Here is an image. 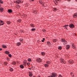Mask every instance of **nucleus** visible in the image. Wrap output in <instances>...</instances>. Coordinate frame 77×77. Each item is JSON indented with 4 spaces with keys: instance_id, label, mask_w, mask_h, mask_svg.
Returning <instances> with one entry per match:
<instances>
[{
    "instance_id": "7c9ffc66",
    "label": "nucleus",
    "mask_w": 77,
    "mask_h": 77,
    "mask_svg": "<svg viewBox=\"0 0 77 77\" xmlns=\"http://www.w3.org/2000/svg\"><path fill=\"white\" fill-rule=\"evenodd\" d=\"M36 30V29L35 28H32L31 29L32 31H34V30Z\"/></svg>"
},
{
    "instance_id": "4d7b16f0",
    "label": "nucleus",
    "mask_w": 77,
    "mask_h": 77,
    "mask_svg": "<svg viewBox=\"0 0 77 77\" xmlns=\"http://www.w3.org/2000/svg\"><path fill=\"white\" fill-rule=\"evenodd\" d=\"M75 1H76V2H77V0H75Z\"/></svg>"
},
{
    "instance_id": "6ab92c4d",
    "label": "nucleus",
    "mask_w": 77,
    "mask_h": 77,
    "mask_svg": "<svg viewBox=\"0 0 77 77\" xmlns=\"http://www.w3.org/2000/svg\"><path fill=\"white\" fill-rule=\"evenodd\" d=\"M8 11L9 13H11V12H12V10L9 9L8 10Z\"/></svg>"
},
{
    "instance_id": "7ed1b4c3",
    "label": "nucleus",
    "mask_w": 77,
    "mask_h": 77,
    "mask_svg": "<svg viewBox=\"0 0 77 77\" xmlns=\"http://www.w3.org/2000/svg\"><path fill=\"white\" fill-rule=\"evenodd\" d=\"M52 76L53 77H56V76H57V74L55 72H53L52 73Z\"/></svg>"
},
{
    "instance_id": "2f4dec72",
    "label": "nucleus",
    "mask_w": 77,
    "mask_h": 77,
    "mask_svg": "<svg viewBox=\"0 0 77 77\" xmlns=\"http://www.w3.org/2000/svg\"><path fill=\"white\" fill-rule=\"evenodd\" d=\"M28 60L29 62H31V61H32V59L30 58H29L28 59Z\"/></svg>"
},
{
    "instance_id": "f03ea898",
    "label": "nucleus",
    "mask_w": 77,
    "mask_h": 77,
    "mask_svg": "<svg viewBox=\"0 0 77 77\" xmlns=\"http://www.w3.org/2000/svg\"><path fill=\"white\" fill-rule=\"evenodd\" d=\"M36 61L38 63H41V61H42V60H41V59L38 58L36 59Z\"/></svg>"
},
{
    "instance_id": "5fc2aeb1",
    "label": "nucleus",
    "mask_w": 77,
    "mask_h": 77,
    "mask_svg": "<svg viewBox=\"0 0 77 77\" xmlns=\"http://www.w3.org/2000/svg\"><path fill=\"white\" fill-rule=\"evenodd\" d=\"M32 2H34V1H35V0H32Z\"/></svg>"
},
{
    "instance_id": "b1692460",
    "label": "nucleus",
    "mask_w": 77,
    "mask_h": 77,
    "mask_svg": "<svg viewBox=\"0 0 77 77\" xmlns=\"http://www.w3.org/2000/svg\"><path fill=\"white\" fill-rule=\"evenodd\" d=\"M9 70H10V71H11V72H12L14 71V69H13L12 68H11Z\"/></svg>"
},
{
    "instance_id": "c756f323",
    "label": "nucleus",
    "mask_w": 77,
    "mask_h": 77,
    "mask_svg": "<svg viewBox=\"0 0 77 77\" xmlns=\"http://www.w3.org/2000/svg\"><path fill=\"white\" fill-rule=\"evenodd\" d=\"M23 63H27V60H25L23 61Z\"/></svg>"
},
{
    "instance_id": "bf43d9fd",
    "label": "nucleus",
    "mask_w": 77,
    "mask_h": 77,
    "mask_svg": "<svg viewBox=\"0 0 77 77\" xmlns=\"http://www.w3.org/2000/svg\"><path fill=\"white\" fill-rule=\"evenodd\" d=\"M2 1V0H0V2Z\"/></svg>"
},
{
    "instance_id": "0eeeda50",
    "label": "nucleus",
    "mask_w": 77,
    "mask_h": 77,
    "mask_svg": "<svg viewBox=\"0 0 77 77\" xmlns=\"http://www.w3.org/2000/svg\"><path fill=\"white\" fill-rule=\"evenodd\" d=\"M69 63H71L72 64V63H74V61H73V60H70L69 61Z\"/></svg>"
},
{
    "instance_id": "a18cd8bd",
    "label": "nucleus",
    "mask_w": 77,
    "mask_h": 77,
    "mask_svg": "<svg viewBox=\"0 0 77 77\" xmlns=\"http://www.w3.org/2000/svg\"><path fill=\"white\" fill-rule=\"evenodd\" d=\"M13 65H16V63H15V62H14L13 63Z\"/></svg>"
},
{
    "instance_id": "6e6d98bb",
    "label": "nucleus",
    "mask_w": 77,
    "mask_h": 77,
    "mask_svg": "<svg viewBox=\"0 0 77 77\" xmlns=\"http://www.w3.org/2000/svg\"><path fill=\"white\" fill-rule=\"evenodd\" d=\"M1 3H3V2H0Z\"/></svg>"
},
{
    "instance_id": "de8ad7c7",
    "label": "nucleus",
    "mask_w": 77,
    "mask_h": 77,
    "mask_svg": "<svg viewBox=\"0 0 77 77\" xmlns=\"http://www.w3.org/2000/svg\"><path fill=\"white\" fill-rule=\"evenodd\" d=\"M7 60L8 61H9V58H7Z\"/></svg>"
},
{
    "instance_id": "49530a36",
    "label": "nucleus",
    "mask_w": 77,
    "mask_h": 77,
    "mask_svg": "<svg viewBox=\"0 0 77 77\" xmlns=\"http://www.w3.org/2000/svg\"><path fill=\"white\" fill-rule=\"evenodd\" d=\"M54 10H55V11H57V8H54Z\"/></svg>"
},
{
    "instance_id": "f3484780",
    "label": "nucleus",
    "mask_w": 77,
    "mask_h": 77,
    "mask_svg": "<svg viewBox=\"0 0 77 77\" xmlns=\"http://www.w3.org/2000/svg\"><path fill=\"white\" fill-rule=\"evenodd\" d=\"M5 53H6V54H9L10 52H9V51H5Z\"/></svg>"
},
{
    "instance_id": "13d9d810",
    "label": "nucleus",
    "mask_w": 77,
    "mask_h": 77,
    "mask_svg": "<svg viewBox=\"0 0 77 77\" xmlns=\"http://www.w3.org/2000/svg\"><path fill=\"white\" fill-rule=\"evenodd\" d=\"M0 7H1V5L0 4Z\"/></svg>"
},
{
    "instance_id": "3c124183",
    "label": "nucleus",
    "mask_w": 77,
    "mask_h": 77,
    "mask_svg": "<svg viewBox=\"0 0 77 77\" xmlns=\"http://www.w3.org/2000/svg\"><path fill=\"white\" fill-rule=\"evenodd\" d=\"M2 49L0 48V51H2Z\"/></svg>"
},
{
    "instance_id": "aec40b11",
    "label": "nucleus",
    "mask_w": 77,
    "mask_h": 77,
    "mask_svg": "<svg viewBox=\"0 0 77 77\" xmlns=\"http://www.w3.org/2000/svg\"><path fill=\"white\" fill-rule=\"evenodd\" d=\"M30 26H31L32 27H35V25L33 24H30Z\"/></svg>"
},
{
    "instance_id": "ddd939ff",
    "label": "nucleus",
    "mask_w": 77,
    "mask_h": 77,
    "mask_svg": "<svg viewBox=\"0 0 77 77\" xmlns=\"http://www.w3.org/2000/svg\"><path fill=\"white\" fill-rule=\"evenodd\" d=\"M61 42H66V40H65V39H61Z\"/></svg>"
},
{
    "instance_id": "4be33fe9",
    "label": "nucleus",
    "mask_w": 77,
    "mask_h": 77,
    "mask_svg": "<svg viewBox=\"0 0 77 77\" xmlns=\"http://www.w3.org/2000/svg\"><path fill=\"white\" fill-rule=\"evenodd\" d=\"M20 67L22 69H23V68H24V66L23 65H20Z\"/></svg>"
},
{
    "instance_id": "864d4df0",
    "label": "nucleus",
    "mask_w": 77,
    "mask_h": 77,
    "mask_svg": "<svg viewBox=\"0 0 77 77\" xmlns=\"http://www.w3.org/2000/svg\"><path fill=\"white\" fill-rule=\"evenodd\" d=\"M72 77H74V75H72Z\"/></svg>"
},
{
    "instance_id": "e433bc0d",
    "label": "nucleus",
    "mask_w": 77,
    "mask_h": 77,
    "mask_svg": "<svg viewBox=\"0 0 77 77\" xmlns=\"http://www.w3.org/2000/svg\"><path fill=\"white\" fill-rule=\"evenodd\" d=\"M58 77H63V76L61 75H59Z\"/></svg>"
},
{
    "instance_id": "79ce46f5",
    "label": "nucleus",
    "mask_w": 77,
    "mask_h": 77,
    "mask_svg": "<svg viewBox=\"0 0 77 77\" xmlns=\"http://www.w3.org/2000/svg\"><path fill=\"white\" fill-rule=\"evenodd\" d=\"M42 31H43L44 32H46V30L45 29H42Z\"/></svg>"
},
{
    "instance_id": "a211bd4d",
    "label": "nucleus",
    "mask_w": 77,
    "mask_h": 77,
    "mask_svg": "<svg viewBox=\"0 0 77 77\" xmlns=\"http://www.w3.org/2000/svg\"><path fill=\"white\" fill-rule=\"evenodd\" d=\"M17 46H20V45H21V43L20 42H17Z\"/></svg>"
},
{
    "instance_id": "9d476101",
    "label": "nucleus",
    "mask_w": 77,
    "mask_h": 77,
    "mask_svg": "<svg viewBox=\"0 0 77 77\" xmlns=\"http://www.w3.org/2000/svg\"><path fill=\"white\" fill-rule=\"evenodd\" d=\"M28 72L29 73V76H30V77H31V76H32V75H33V74H32V73L30 72Z\"/></svg>"
},
{
    "instance_id": "c9c22d12",
    "label": "nucleus",
    "mask_w": 77,
    "mask_h": 77,
    "mask_svg": "<svg viewBox=\"0 0 77 77\" xmlns=\"http://www.w3.org/2000/svg\"><path fill=\"white\" fill-rule=\"evenodd\" d=\"M51 63L50 61H47V63L48 64V63Z\"/></svg>"
},
{
    "instance_id": "58836bf2",
    "label": "nucleus",
    "mask_w": 77,
    "mask_h": 77,
    "mask_svg": "<svg viewBox=\"0 0 77 77\" xmlns=\"http://www.w3.org/2000/svg\"><path fill=\"white\" fill-rule=\"evenodd\" d=\"M23 65L25 66H26V63H23Z\"/></svg>"
},
{
    "instance_id": "473e14b6",
    "label": "nucleus",
    "mask_w": 77,
    "mask_h": 77,
    "mask_svg": "<svg viewBox=\"0 0 77 77\" xmlns=\"http://www.w3.org/2000/svg\"><path fill=\"white\" fill-rule=\"evenodd\" d=\"M8 56L9 57H12V55H11V54H8Z\"/></svg>"
},
{
    "instance_id": "72a5a7b5",
    "label": "nucleus",
    "mask_w": 77,
    "mask_h": 77,
    "mask_svg": "<svg viewBox=\"0 0 77 77\" xmlns=\"http://www.w3.org/2000/svg\"><path fill=\"white\" fill-rule=\"evenodd\" d=\"M21 19H19L18 20V22L19 23H21Z\"/></svg>"
},
{
    "instance_id": "e2e57ef3",
    "label": "nucleus",
    "mask_w": 77,
    "mask_h": 77,
    "mask_svg": "<svg viewBox=\"0 0 77 77\" xmlns=\"http://www.w3.org/2000/svg\"><path fill=\"white\" fill-rule=\"evenodd\" d=\"M43 39H44V38H43Z\"/></svg>"
},
{
    "instance_id": "4468645a",
    "label": "nucleus",
    "mask_w": 77,
    "mask_h": 77,
    "mask_svg": "<svg viewBox=\"0 0 77 77\" xmlns=\"http://www.w3.org/2000/svg\"><path fill=\"white\" fill-rule=\"evenodd\" d=\"M44 66L45 68H47L48 66V64H44Z\"/></svg>"
},
{
    "instance_id": "f704fd0d",
    "label": "nucleus",
    "mask_w": 77,
    "mask_h": 77,
    "mask_svg": "<svg viewBox=\"0 0 77 77\" xmlns=\"http://www.w3.org/2000/svg\"><path fill=\"white\" fill-rule=\"evenodd\" d=\"M17 7L18 8H20V5H17Z\"/></svg>"
},
{
    "instance_id": "20e7f679",
    "label": "nucleus",
    "mask_w": 77,
    "mask_h": 77,
    "mask_svg": "<svg viewBox=\"0 0 77 77\" xmlns=\"http://www.w3.org/2000/svg\"><path fill=\"white\" fill-rule=\"evenodd\" d=\"M69 27L71 29H73V28L74 27V25L73 24H71L69 25Z\"/></svg>"
},
{
    "instance_id": "680f3d73",
    "label": "nucleus",
    "mask_w": 77,
    "mask_h": 77,
    "mask_svg": "<svg viewBox=\"0 0 77 77\" xmlns=\"http://www.w3.org/2000/svg\"><path fill=\"white\" fill-rule=\"evenodd\" d=\"M29 68V69H30V68Z\"/></svg>"
},
{
    "instance_id": "603ef678",
    "label": "nucleus",
    "mask_w": 77,
    "mask_h": 77,
    "mask_svg": "<svg viewBox=\"0 0 77 77\" xmlns=\"http://www.w3.org/2000/svg\"><path fill=\"white\" fill-rule=\"evenodd\" d=\"M68 2H70V1H71V0H67Z\"/></svg>"
},
{
    "instance_id": "dca6fc26",
    "label": "nucleus",
    "mask_w": 77,
    "mask_h": 77,
    "mask_svg": "<svg viewBox=\"0 0 77 77\" xmlns=\"http://www.w3.org/2000/svg\"><path fill=\"white\" fill-rule=\"evenodd\" d=\"M69 48H70V46L67 45L66 49H68V50L69 49Z\"/></svg>"
},
{
    "instance_id": "2eb2a0df",
    "label": "nucleus",
    "mask_w": 77,
    "mask_h": 77,
    "mask_svg": "<svg viewBox=\"0 0 77 77\" xmlns=\"http://www.w3.org/2000/svg\"><path fill=\"white\" fill-rule=\"evenodd\" d=\"M3 11V8L2 7L0 8V12H2Z\"/></svg>"
},
{
    "instance_id": "4c0bfd02",
    "label": "nucleus",
    "mask_w": 77,
    "mask_h": 77,
    "mask_svg": "<svg viewBox=\"0 0 77 77\" xmlns=\"http://www.w3.org/2000/svg\"><path fill=\"white\" fill-rule=\"evenodd\" d=\"M59 49H60V50H61V49H62V47L60 46L59 48Z\"/></svg>"
},
{
    "instance_id": "ea45409f",
    "label": "nucleus",
    "mask_w": 77,
    "mask_h": 77,
    "mask_svg": "<svg viewBox=\"0 0 77 77\" xmlns=\"http://www.w3.org/2000/svg\"><path fill=\"white\" fill-rule=\"evenodd\" d=\"M34 68H35V67H31V68H30V69H34Z\"/></svg>"
},
{
    "instance_id": "8fccbe9b",
    "label": "nucleus",
    "mask_w": 77,
    "mask_h": 77,
    "mask_svg": "<svg viewBox=\"0 0 77 77\" xmlns=\"http://www.w3.org/2000/svg\"><path fill=\"white\" fill-rule=\"evenodd\" d=\"M47 77H53V76H52V75H50V76H48Z\"/></svg>"
},
{
    "instance_id": "412c9836",
    "label": "nucleus",
    "mask_w": 77,
    "mask_h": 77,
    "mask_svg": "<svg viewBox=\"0 0 77 77\" xmlns=\"http://www.w3.org/2000/svg\"><path fill=\"white\" fill-rule=\"evenodd\" d=\"M52 41L53 42H56V41H57V39H53Z\"/></svg>"
},
{
    "instance_id": "a878e982",
    "label": "nucleus",
    "mask_w": 77,
    "mask_h": 77,
    "mask_svg": "<svg viewBox=\"0 0 77 77\" xmlns=\"http://www.w3.org/2000/svg\"><path fill=\"white\" fill-rule=\"evenodd\" d=\"M19 41H20V42H22L23 41V39H19Z\"/></svg>"
},
{
    "instance_id": "f8f14e48",
    "label": "nucleus",
    "mask_w": 77,
    "mask_h": 77,
    "mask_svg": "<svg viewBox=\"0 0 77 77\" xmlns=\"http://www.w3.org/2000/svg\"><path fill=\"white\" fill-rule=\"evenodd\" d=\"M69 26V25H66L65 26H63V27H64V29H67V27H66V26Z\"/></svg>"
},
{
    "instance_id": "bb28decb",
    "label": "nucleus",
    "mask_w": 77,
    "mask_h": 77,
    "mask_svg": "<svg viewBox=\"0 0 77 77\" xmlns=\"http://www.w3.org/2000/svg\"><path fill=\"white\" fill-rule=\"evenodd\" d=\"M41 54H42V56H44V55H45V53L44 52H41Z\"/></svg>"
},
{
    "instance_id": "09e8293b",
    "label": "nucleus",
    "mask_w": 77,
    "mask_h": 77,
    "mask_svg": "<svg viewBox=\"0 0 77 77\" xmlns=\"http://www.w3.org/2000/svg\"><path fill=\"white\" fill-rule=\"evenodd\" d=\"M30 65V63H27V65Z\"/></svg>"
},
{
    "instance_id": "39448f33",
    "label": "nucleus",
    "mask_w": 77,
    "mask_h": 77,
    "mask_svg": "<svg viewBox=\"0 0 77 77\" xmlns=\"http://www.w3.org/2000/svg\"><path fill=\"white\" fill-rule=\"evenodd\" d=\"M47 44L49 46V47H50L51 45V44L50 42L49 41L47 42Z\"/></svg>"
},
{
    "instance_id": "1a4fd4ad",
    "label": "nucleus",
    "mask_w": 77,
    "mask_h": 77,
    "mask_svg": "<svg viewBox=\"0 0 77 77\" xmlns=\"http://www.w3.org/2000/svg\"><path fill=\"white\" fill-rule=\"evenodd\" d=\"M2 23V24H0V26H2V25H3V24H4V23H4V21L1 20H0V23Z\"/></svg>"
},
{
    "instance_id": "a19ab883",
    "label": "nucleus",
    "mask_w": 77,
    "mask_h": 77,
    "mask_svg": "<svg viewBox=\"0 0 77 77\" xmlns=\"http://www.w3.org/2000/svg\"><path fill=\"white\" fill-rule=\"evenodd\" d=\"M70 74L71 75H74V74L73 73H72V72H71L70 73Z\"/></svg>"
},
{
    "instance_id": "5701e85b",
    "label": "nucleus",
    "mask_w": 77,
    "mask_h": 77,
    "mask_svg": "<svg viewBox=\"0 0 77 77\" xmlns=\"http://www.w3.org/2000/svg\"><path fill=\"white\" fill-rule=\"evenodd\" d=\"M2 47L3 48H6L7 47V46H6L5 45H2Z\"/></svg>"
},
{
    "instance_id": "6e6552de",
    "label": "nucleus",
    "mask_w": 77,
    "mask_h": 77,
    "mask_svg": "<svg viewBox=\"0 0 77 77\" xmlns=\"http://www.w3.org/2000/svg\"><path fill=\"white\" fill-rule=\"evenodd\" d=\"M16 3H17L18 4H19L21 3V1L20 0H17L16 1Z\"/></svg>"
},
{
    "instance_id": "c03bdc74",
    "label": "nucleus",
    "mask_w": 77,
    "mask_h": 77,
    "mask_svg": "<svg viewBox=\"0 0 77 77\" xmlns=\"http://www.w3.org/2000/svg\"><path fill=\"white\" fill-rule=\"evenodd\" d=\"M59 1V0H55L56 3H57V1Z\"/></svg>"
},
{
    "instance_id": "37998d69",
    "label": "nucleus",
    "mask_w": 77,
    "mask_h": 77,
    "mask_svg": "<svg viewBox=\"0 0 77 77\" xmlns=\"http://www.w3.org/2000/svg\"><path fill=\"white\" fill-rule=\"evenodd\" d=\"M44 40H45V39H43V40H42V42H44V41H45Z\"/></svg>"
},
{
    "instance_id": "cd10ccee",
    "label": "nucleus",
    "mask_w": 77,
    "mask_h": 77,
    "mask_svg": "<svg viewBox=\"0 0 77 77\" xmlns=\"http://www.w3.org/2000/svg\"><path fill=\"white\" fill-rule=\"evenodd\" d=\"M4 64L5 65H7V64H8V63L7 62H5L4 63Z\"/></svg>"
},
{
    "instance_id": "052dcab7",
    "label": "nucleus",
    "mask_w": 77,
    "mask_h": 77,
    "mask_svg": "<svg viewBox=\"0 0 77 77\" xmlns=\"http://www.w3.org/2000/svg\"><path fill=\"white\" fill-rule=\"evenodd\" d=\"M33 77H36V76H33Z\"/></svg>"
},
{
    "instance_id": "423d86ee",
    "label": "nucleus",
    "mask_w": 77,
    "mask_h": 77,
    "mask_svg": "<svg viewBox=\"0 0 77 77\" xmlns=\"http://www.w3.org/2000/svg\"><path fill=\"white\" fill-rule=\"evenodd\" d=\"M72 47L73 49H74V48H76V47H75V46L74 45V44H72Z\"/></svg>"
},
{
    "instance_id": "c85d7f7f",
    "label": "nucleus",
    "mask_w": 77,
    "mask_h": 77,
    "mask_svg": "<svg viewBox=\"0 0 77 77\" xmlns=\"http://www.w3.org/2000/svg\"><path fill=\"white\" fill-rule=\"evenodd\" d=\"M7 24H10V23H11V22L9 21H7Z\"/></svg>"
},
{
    "instance_id": "9b49d317",
    "label": "nucleus",
    "mask_w": 77,
    "mask_h": 77,
    "mask_svg": "<svg viewBox=\"0 0 77 77\" xmlns=\"http://www.w3.org/2000/svg\"><path fill=\"white\" fill-rule=\"evenodd\" d=\"M73 17L77 18V14L75 13L73 16Z\"/></svg>"
},
{
    "instance_id": "393cba45",
    "label": "nucleus",
    "mask_w": 77,
    "mask_h": 77,
    "mask_svg": "<svg viewBox=\"0 0 77 77\" xmlns=\"http://www.w3.org/2000/svg\"><path fill=\"white\" fill-rule=\"evenodd\" d=\"M39 3H40V4H42L43 2H42V0H40L39 1Z\"/></svg>"
},
{
    "instance_id": "f257e3e1",
    "label": "nucleus",
    "mask_w": 77,
    "mask_h": 77,
    "mask_svg": "<svg viewBox=\"0 0 77 77\" xmlns=\"http://www.w3.org/2000/svg\"><path fill=\"white\" fill-rule=\"evenodd\" d=\"M60 60L62 63H64V64H65V63H66V62H65V61L64 59L63 58H60Z\"/></svg>"
}]
</instances>
